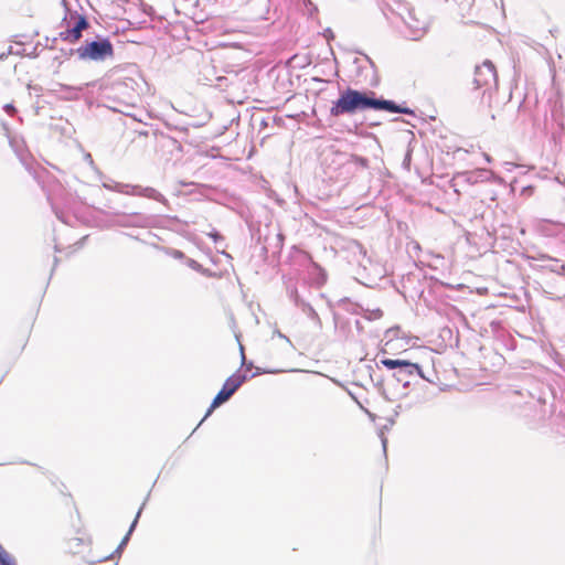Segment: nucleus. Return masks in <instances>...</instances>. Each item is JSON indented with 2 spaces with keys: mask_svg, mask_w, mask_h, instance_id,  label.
<instances>
[{
  "mask_svg": "<svg viewBox=\"0 0 565 565\" xmlns=\"http://www.w3.org/2000/svg\"><path fill=\"white\" fill-rule=\"evenodd\" d=\"M533 407H539L537 419L532 424L534 429L550 426L552 431L565 437V405L556 404L555 397L550 388L539 390L537 392L526 391Z\"/></svg>",
  "mask_w": 565,
  "mask_h": 565,
  "instance_id": "nucleus-1",
  "label": "nucleus"
},
{
  "mask_svg": "<svg viewBox=\"0 0 565 565\" xmlns=\"http://www.w3.org/2000/svg\"><path fill=\"white\" fill-rule=\"evenodd\" d=\"M140 83L131 76H117L102 89L105 107L121 114L135 107L140 100Z\"/></svg>",
  "mask_w": 565,
  "mask_h": 565,
  "instance_id": "nucleus-2",
  "label": "nucleus"
},
{
  "mask_svg": "<svg viewBox=\"0 0 565 565\" xmlns=\"http://www.w3.org/2000/svg\"><path fill=\"white\" fill-rule=\"evenodd\" d=\"M381 96L370 89H355L350 86L339 92V97L332 102L330 116H353L366 110H380Z\"/></svg>",
  "mask_w": 565,
  "mask_h": 565,
  "instance_id": "nucleus-3",
  "label": "nucleus"
},
{
  "mask_svg": "<svg viewBox=\"0 0 565 565\" xmlns=\"http://www.w3.org/2000/svg\"><path fill=\"white\" fill-rule=\"evenodd\" d=\"M46 194L55 216L64 224L71 225L72 218L81 204H84L78 195L66 190L54 177L43 178L38 182Z\"/></svg>",
  "mask_w": 565,
  "mask_h": 565,
  "instance_id": "nucleus-4",
  "label": "nucleus"
},
{
  "mask_svg": "<svg viewBox=\"0 0 565 565\" xmlns=\"http://www.w3.org/2000/svg\"><path fill=\"white\" fill-rule=\"evenodd\" d=\"M376 367L380 365L392 371V377L396 383L402 384L403 388L407 390L412 384L418 380H426L422 366L418 363L411 362L404 359H381Z\"/></svg>",
  "mask_w": 565,
  "mask_h": 565,
  "instance_id": "nucleus-5",
  "label": "nucleus"
},
{
  "mask_svg": "<svg viewBox=\"0 0 565 565\" xmlns=\"http://www.w3.org/2000/svg\"><path fill=\"white\" fill-rule=\"evenodd\" d=\"M75 52L79 61L104 62L114 56V45L109 38L97 35L93 40L86 39Z\"/></svg>",
  "mask_w": 565,
  "mask_h": 565,
  "instance_id": "nucleus-6",
  "label": "nucleus"
},
{
  "mask_svg": "<svg viewBox=\"0 0 565 565\" xmlns=\"http://www.w3.org/2000/svg\"><path fill=\"white\" fill-rule=\"evenodd\" d=\"M2 126L7 132L10 147L14 151L21 164L34 178V180L36 182H42L43 178H49V172L44 168H42L30 154L29 150L26 149L24 140L20 137L11 136L9 134V128L6 122H3Z\"/></svg>",
  "mask_w": 565,
  "mask_h": 565,
  "instance_id": "nucleus-7",
  "label": "nucleus"
},
{
  "mask_svg": "<svg viewBox=\"0 0 565 565\" xmlns=\"http://www.w3.org/2000/svg\"><path fill=\"white\" fill-rule=\"evenodd\" d=\"M472 83L476 90H482V99L490 103L498 87L497 70L491 61L487 60L476 66Z\"/></svg>",
  "mask_w": 565,
  "mask_h": 565,
  "instance_id": "nucleus-8",
  "label": "nucleus"
},
{
  "mask_svg": "<svg viewBox=\"0 0 565 565\" xmlns=\"http://www.w3.org/2000/svg\"><path fill=\"white\" fill-rule=\"evenodd\" d=\"M61 25L65 26V30L61 31L57 36L51 40L52 44L47 45L50 49H54V44L58 39L70 43L77 42L83 35V31L89 26V22L86 15L74 11V14L67 19V22L62 21Z\"/></svg>",
  "mask_w": 565,
  "mask_h": 565,
  "instance_id": "nucleus-9",
  "label": "nucleus"
},
{
  "mask_svg": "<svg viewBox=\"0 0 565 565\" xmlns=\"http://www.w3.org/2000/svg\"><path fill=\"white\" fill-rule=\"evenodd\" d=\"M247 380L248 375L246 373H242L239 370L228 376L223 383L222 388L212 399L204 418H207L215 408L226 403Z\"/></svg>",
  "mask_w": 565,
  "mask_h": 565,
  "instance_id": "nucleus-10",
  "label": "nucleus"
},
{
  "mask_svg": "<svg viewBox=\"0 0 565 565\" xmlns=\"http://www.w3.org/2000/svg\"><path fill=\"white\" fill-rule=\"evenodd\" d=\"M105 214L117 216V220L114 222V224L120 227L151 228L154 227L157 223L154 215L141 212L125 213L114 210L105 212Z\"/></svg>",
  "mask_w": 565,
  "mask_h": 565,
  "instance_id": "nucleus-11",
  "label": "nucleus"
},
{
  "mask_svg": "<svg viewBox=\"0 0 565 565\" xmlns=\"http://www.w3.org/2000/svg\"><path fill=\"white\" fill-rule=\"evenodd\" d=\"M529 266L534 271H548L558 276H565V263L562 259L550 256L545 253L526 255Z\"/></svg>",
  "mask_w": 565,
  "mask_h": 565,
  "instance_id": "nucleus-12",
  "label": "nucleus"
},
{
  "mask_svg": "<svg viewBox=\"0 0 565 565\" xmlns=\"http://www.w3.org/2000/svg\"><path fill=\"white\" fill-rule=\"evenodd\" d=\"M203 30L214 35H225L237 31L236 22L230 17H211L202 21Z\"/></svg>",
  "mask_w": 565,
  "mask_h": 565,
  "instance_id": "nucleus-13",
  "label": "nucleus"
},
{
  "mask_svg": "<svg viewBox=\"0 0 565 565\" xmlns=\"http://www.w3.org/2000/svg\"><path fill=\"white\" fill-rule=\"evenodd\" d=\"M158 147L163 153H169V158L180 159L182 158L183 147L179 140L173 137L161 135L158 138Z\"/></svg>",
  "mask_w": 565,
  "mask_h": 565,
  "instance_id": "nucleus-14",
  "label": "nucleus"
},
{
  "mask_svg": "<svg viewBox=\"0 0 565 565\" xmlns=\"http://www.w3.org/2000/svg\"><path fill=\"white\" fill-rule=\"evenodd\" d=\"M285 236L282 233H276L273 236L265 237V245L262 247V254L267 257L268 253L273 256H279L284 247Z\"/></svg>",
  "mask_w": 565,
  "mask_h": 565,
  "instance_id": "nucleus-15",
  "label": "nucleus"
},
{
  "mask_svg": "<svg viewBox=\"0 0 565 565\" xmlns=\"http://www.w3.org/2000/svg\"><path fill=\"white\" fill-rule=\"evenodd\" d=\"M408 32H405L406 38L412 40H419L426 32V23L418 21L412 11H408V18L404 19Z\"/></svg>",
  "mask_w": 565,
  "mask_h": 565,
  "instance_id": "nucleus-16",
  "label": "nucleus"
},
{
  "mask_svg": "<svg viewBox=\"0 0 565 565\" xmlns=\"http://www.w3.org/2000/svg\"><path fill=\"white\" fill-rule=\"evenodd\" d=\"M380 110H384L391 114H404L411 116L415 115L414 109L405 105H399L392 99H385L383 96H381Z\"/></svg>",
  "mask_w": 565,
  "mask_h": 565,
  "instance_id": "nucleus-17",
  "label": "nucleus"
},
{
  "mask_svg": "<svg viewBox=\"0 0 565 565\" xmlns=\"http://www.w3.org/2000/svg\"><path fill=\"white\" fill-rule=\"evenodd\" d=\"M136 196L147 198L159 203H162L166 206L169 205V201L167 200V198L152 186H142L138 184Z\"/></svg>",
  "mask_w": 565,
  "mask_h": 565,
  "instance_id": "nucleus-18",
  "label": "nucleus"
},
{
  "mask_svg": "<svg viewBox=\"0 0 565 565\" xmlns=\"http://www.w3.org/2000/svg\"><path fill=\"white\" fill-rule=\"evenodd\" d=\"M369 369V375L374 384V386L377 388L381 396H383L386 401H391V398L386 394V390L384 387V377L382 374H380L373 366H367Z\"/></svg>",
  "mask_w": 565,
  "mask_h": 565,
  "instance_id": "nucleus-19",
  "label": "nucleus"
},
{
  "mask_svg": "<svg viewBox=\"0 0 565 565\" xmlns=\"http://www.w3.org/2000/svg\"><path fill=\"white\" fill-rule=\"evenodd\" d=\"M338 306L340 308H342L343 310H345L347 312H350L352 315H358V316L361 315L362 316V313L364 311L363 306H361L358 302L352 301L350 298H347V297L339 299Z\"/></svg>",
  "mask_w": 565,
  "mask_h": 565,
  "instance_id": "nucleus-20",
  "label": "nucleus"
},
{
  "mask_svg": "<svg viewBox=\"0 0 565 565\" xmlns=\"http://www.w3.org/2000/svg\"><path fill=\"white\" fill-rule=\"evenodd\" d=\"M82 87L71 86L66 84H60V90L63 93V98L65 100H76L79 98L82 93Z\"/></svg>",
  "mask_w": 565,
  "mask_h": 565,
  "instance_id": "nucleus-21",
  "label": "nucleus"
},
{
  "mask_svg": "<svg viewBox=\"0 0 565 565\" xmlns=\"http://www.w3.org/2000/svg\"><path fill=\"white\" fill-rule=\"evenodd\" d=\"M301 311L315 322L316 327L321 330L322 329V321L317 313V311L313 309V307L309 302H301L300 307Z\"/></svg>",
  "mask_w": 565,
  "mask_h": 565,
  "instance_id": "nucleus-22",
  "label": "nucleus"
},
{
  "mask_svg": "<svg viewBox=\"0 0 565 565\" xmlns=\"http://www.w3.org/2000/svg\"><path fill=\"white\" fill-rule=\"evenodd\" d=\"M344 166L351 167L354 166L360 169H367L369 168V159L365 157H361L358 154H350L345 160L343 161Z\"/></svg>",
  "mask_w": 565,
  "mask_h": 565,
  "instance_id": "nucleus-23",
  "label": "nucleus"
},
{
  "mask_svg": "<svg viewBox=\"0 0 565 565\" xmlns=\"http://www.w3.org/2000/svg\"><path fill=\"white\" fill-rule=\"evenodd\" d=\"M137 185L138 184L115 182L114 188H111V191H115V192H118L121 194L136 196Z\"/></svg>",
  "mask_w": 565,
  "mask_h": 565,
  "instance_id": "nucleus-24",
  "label": "nucleus"
},
{
  "mask_svg": "<svg viewBox=\"0 0 565 565\" xmlns=\"http://www.w3.org/2000/svg\"><path fill=\"white\" fill-rule=\"evenodd\" d=\"M130 537L128 535H125L119 545L117 546V548L109 555L107 556H104L99 559H97L96 562H105V561H108V559H113L115 557H120L121 553L124 552L125 547L127 546L128 542H129Z\"/></svg>",
  "mask_w": 565,
  "mask_h": 565,
  "instance_id": "nucleus-25",
  "label": "nucleus"
},
{
  "mask_svg": "<svg viewBox=\"0 0 565 565\" xmlns=\"http://www.w3.org/2000/svg\"><path fill=\"white\" fill-rule=\"evenodd\" d=\"M156 247L158 249H160L161 252H163L166 255H168L174 259L182 260L183 263L186 258L185 254L180 249H175L172 247H164V246H156Z\"/></svg>",
  "mask_w": 565,
  "mask_h": 565,
  "instance_id": "nucleus-26",
  "label": "nucleus"
},
{
  "mask_svg": "<svg viewBox=\"0 0 565 565\" xmlns=\"http://www.w3.org/2000/svg\"><path fill=\"white\" fill-rule=\"evenodd\" d=\"M388 424L387 425H384L380 431H379V437L381 439V444H382V448H383V452L384 455L386 456V449H387V438L385 437V430H388L391 426H393L395 424V417H391L387 419Z\"/></svg>",
  "mask_w": 565,
  "mask_h": 565,
  "instance_id": "nucleus-27",
  "label": "nucleus"
},
{
  "mask_svg": "<svg viewBox=\"0 0 565 565\" xmlns=\"http://www.w3.org/2000/svg\"><path fill=\"white\" fill-rule=\"evenodd\" d=\"M287 295L289 299L294 302V305L298 308L301 307V302H306L303 299L300 298L298 289L295 285L287 286Z\"/></svg>",
  "mask_w": 565,
  "mask_h": 565,
  "instance_id": "nucleus-28",
  "label": "nucleus"
},
{
  "mask_svg": "<svg viewBox=\"0 0 565 565\" xmlns=\"http://www.w3.org/2000/svg\"><path fill=\"white\" fill-rule=\"evenodd\" d=\"M490 175H491V172L489 170H486V169L476 170V172H473L468 178V181L476 182V183L483 182V181L488 180Z\"/></svg>",
  "mask_w": 565,
  "mask_h": 565,
  "instance_id": "nucleus-29",
  "label": "nucleus"
},
{
  "mask_svg": "<svg viewBox=\"0 0 565 565\" xmlns=\"http://www.w3.org/2000/svg\"><path fill=\"white\" fill-rule=\"evenodd\" d=\"M0 565H17L14 557L0 544Z\"/></svg>",
  "mask_w": 565,
  "mask_h": 565,
  "instance_id": "nucleus-30",
  "label": "nucleus"
},
{
  "mask_svg": "<svg viewBox=\"0 0 565 565\" xmlns=\"http://www.w3.org/2000/svg\"><path fill=\"white\" fill-rule=\"evenodd\" d=\"M362 316L369 321L377 320L383 317V311L380 308L373 310L364 309Z\"/></svg>",
  "mask_w": 565,
  "mask_h": 565,
  "instance_id": "nucleus-31",
  "label": "nucleus"
},
{
  "mask_svg": "<svg viewBox=\"0 0 565 565\" xmlns=\"http://www.w3.org/2000/svg\"><path fill=\"white\" fill-rule=\"evenodd\" d=\"M149 495H150V493H148L146 499H148ZM145 501H147V500H145ZM145 504H146V502H143L142 505L137 511V514H136L134 521L131 522V524H130V526L128 529V532L126 533V535H128L129 537L131 536V534L134 533V531H135V529H136V526L138 524V521H139V518L141 515V512H142V509H143Z\"/></svg>",
  "mask_w": 565,
  "mask_h": 565,
  "instance_id": "nucleus-32",
  "label": "nucleus"
},
{
  "mask_svg": "<svg viewBox=\"0 0 565 565\" xmlns=\"http://www.w3.org/2000/svg\"><path fill=\"white\" fill-rule=\"evenodd\" d=\"M401 332H402L401 327L399 326H394V327L388 328L385 331V337L388 338L390 341H392L394 339L401 338Z\"/></svg>",
  "mask_w": 565,
  "mask_h": 565,
  "instance_id": "nucleus-33",
  "label": "nucleus"
},
{
  "mask_svg": "<svg viewBox=\"0 0 565 565\" xmlns=\"http://www.w3.org/2000/svg\"><path fill=\"white\" fill-rule=\"evenodd\" d=\"M412 153H413V150L412 148L408 146L407 147V150L404 154V159L402 161V168L406 171H411V164H412Z\"/></svg>",
  "mask_w": 565,
  "mask_h": 565,
  "instance_id": "nucleus-34",
  "label": "nucleus"
},
{
  "mask_svg": "<svg viewBox=\"0 0 565 565\" xmlns=\"http://www.w3.org/2000/svg\"><path fill=\"white\" fill-rule=\"evenodd\" d=\"M312 266L318 271L317 284H319V285L324 284L327 281V273H326V270L320 265H318L317 263H313Z\"/></svg>",
  "mask_w": 565,
  "mask_h": 565,
  "instance_id": "nucleus-35",
  "label": "nucleus"
},
{
  "mask_svg": "<svg viewBox=\"0 0 565 565\" xmlns=\"http://www.w3.org/2000/svg\"><path fill=\"white\" fill-rule=\"evenodd\" d=\"M206 235L215 243L220 244L224 242V236L217 232L215 228H212Z\"/></svg>",
  "mask_w": 565,
  "mask_h": 565,
  "instance_id": "nucleus-36",
  "label": "nucleus"
},
{
  "mask_svg": "<svg viewBox=\"0 0 565 565\" xmlns=\"http://www.w3.org/2000/svg\"><path fill=\"white\" fill-rule=\"evenodd\" d=\"M61 4L64 8L63 22H67V19L71 18L72 14H74L75 10L71 9L67 0H61Z\"/></svg>",
  "mask_w": 565,
  "mask_h": 565,
  "instance_id": "nucleus-37",
  "label": "nucleus"
},
{
  "mask_svg": "<svg viewBox=\"0 0 565 565\" xmlns=\"http://www.w3.org/2000/svg\"><path fill=\"white\" fill-rule=\"evenodd\" d=\"M184 264H185L189 268L193 269V270H194V271H196V273H199V271H200V269H202V265H201L200 263H198V262H196L195 259H193V258H189V257H186V258H185V260H184Z\"/></svg>",
  "mask_w": 565,
  "mask_h": 565,
  "instance_id": "nucleus-38",
  "label": "nucleus"
},
{
  "mask_svg": "<svg viewBox=\"0 0 565 565\" xmlns=\"http://www.w3.org/2000/svg\"><path fill=\"white\" fill-rule=\"evenodd\" d=\"M303 4L308 8L310 17L313 15V13L318 12L317 6H315L311 0H302Z\"/></svg>",
  "mask_w": 565,
  "mask_h": 565,
  "instance_id": "nucleus-39",
  "label": "nucleus"
},
{
  "mask_svg": "<svg viewBox=\"0 0 565 565\" xmlns=\"http://www.w3.org/2000/svg\"><path fill=\"white\" fill-rule=\"evenodd\" d=\"M60 51H61V55H62L63 57H65V58H68V57H71L72 55H76V52H75V51H76V49H72V47H70V49H64V47H62Z\"/></svg>",
  "mask_w": 565,
  "mask_h": 565,
  "instance_id": "nucleus-40",
  "label": "nucleus"
},
{
  "mask_svg": "<svg viewBox=\"0 0 565 565\" xmlns=\"http://www.w3.org/2000/svg\"><path fill=\"white\" fill-rule=\"evenodd\" d=\"M201 275H203L204 277H207V278H214L216 277V273L212 271L211 269L209 268H205L202 266V269H200L199 271Z\"/></svg>",
  "mask_w": 565,
  "mask_h": 565,
  "instance_id": "nucleus-41",
  "label": "nucleus"
},
{
  "mask_svg": "<svg viewBox=\"0 0 565 565\" xmlns=\"http://www.w3.org/2000/svg\"><path fill=\"white\" fill-rule=\"evenodd\" d=\"M3 110L10 115V116H13L15 113H17V108L14 107L13 104L9 103V104H6L3 106Z\"/></svg>",
  "mask_w": 565,
  "mask_h": 565,
  "instance_id": "nucleus-42",
  "label": "nucleus"
},
{
  "mask_svg": "<svg viewBox=\"0 0 565 565\" xmlns=\"http://www.w3.org/2000/svg\"><path fill=\"white\" fill-rule=\"evenodd\" d=\"M274 334L285 340L288 344L292 345L290 339L286 334L281 333L278 329H275Z\"/></svg>",
  "mask_w": 565,
  "mask_h": 565,
  "instance_id": "nucleus-43",
  "label": "nucleus"
},
{
  "mask_svg": "<svg viewBox=\"0 0 565 565\" xmlns=\"http://www.w3.org/2000/svg\"><path fill=\"white\" fill-rule=\"evenodd\" d=\"M180 184L182 186H198V188H206L205 184H199V183H195V182H184V181H180Z\"/></svg>",
  "mask_w": 565,
  "mask_h": 565,
  "instance_id": "nucleus-44",
  "label": "nucleus"
},
{
  "mask_svg": "<svg viewBox=\"0 0 565 565\" xmlns=\"http://www.w3.org/2000/svg\"><path fill=\"white\" fill-rule=\"evenodd\" d=\"M266 373H276V371H267V370H262V369L257 367L256 372H254L249 377H255V376L266 374Z\"/></svg>",
  "mask_w": 565,
  "mask_h": 565,
  "instance_id": "nucleus-45",
  "label": "nucleus"
},
{
  "mask_svg": "<svg viewBox=\"0 0 565 565\" xmlns=\"http://www.w3.org/2000/svg\"><path fill=\"white\" fill-rule=\"evenodd\" d=\"M323 35L324 38L330 41L334 38V33L333 31L330 29V28H327L324 31H323Z\"/></svg>",
  "mask_w": 565,
  "mask_h": 565,
  "instance_id": "nucleus-46",
  "label": "nucleus"
},
{
  "mask_svg": "<svg viewBox=\"0 0 565 565\" xmlns=\"http://www.w3.org/2000/svg\"><path fill=\"white\" fill-rule=\"evenodd\" d=\"M241 354H242V364L246 365V369H250L253 367V362L250 361L249 363H246V359H245V354H244V351H243V347L241 345Z\"/></svg>",
  "mask_w": 565,
  "mask_h": 565,
  "instance_id": "nucleus-47",
  "label": "nucleus"
},
{
  "mask_svg": "<svg viewBox=\"0 0 565 565\" xmlns=\"http://www.w3.org/2000/svg\"><path fill=\"white\" fill-rule=\"evenodd\" d=\"M253 2H257L258 4L266 7L268 6L269 0H252Z\"/></svg>",
  "mask_w": 565,
  "mask_h": 565,
  "instance_id": "nucleus-48",
  "label": "nucleus"
},
{
  "mask_svg": "<svg viewBox=\"0 0 565 565\" xmlns=\"http://www.w3.org/2000/svg\"><path fill=\"white\" fill-rule=\"evenodd\" d=\"M402 411V405H397L394 409V417L398 416Z\"/></svg>",
  "mask_w": 565,
  "mask_h": 565,
  "instance_id": "nucleus-49",
  "label": "nucleus"
},
{
  "mask_svg": "<svg viewBox=\"0 0 565 565\" xmlns=\"http://www.w3.org/2000/svg\"><path fill=\"white\" fill-rule=\"evenodd\" d=\"M11 53V47L9 49V51L7 53H1L0 54V61L4 60L7 57L8 54Z\"/></svg>",
  "mask_w": 565,
  "mask_h": 565,
  "instance_id": "nucleus-50",
  "label": "nucleus"
},
{
  "mask_svg": "<svg viewBox=\"0 0 565 565\" xmlns=\"http://www.w3.org/2000/svg\"><path fill=\"white\" fill-rule=\"evenodd\" d=\"M57 264H58V258L55 256L54 257V265H53V269L51 271V275L53 274V271H54L55 267L57 266Z\"/></svg>",
  "mask_w": 565,
  "mask_h": 565,
  "instance_id": "nucleus-51",
  "label": "nucleus"
},
{
  "mask_svg": "<svg viewBox=\"0 0 565 565\" xmlns=\"http://www.w3.org/2000/svg\"><path fill=\"white\" fill-rule=\"evenodd\" d=\"M217 252L220 253V250H217ZM221 254L227 258H232V256L228 253H226L225 250H221Z\"/></svg>",
  "mask_w": 565,
  "mask_h": 565,
  "instance_id": "nucleus-52",
  "label": "nucleus"
},
{
  "mask_svg": "<svg viewBox=\"0 0 565 565\" xmlns=\"http://www.w3.org/2000/svg\"><path fill=\"white\" fill-rule=\"evenodd\" d=\"M355 327L358 330L362 329L361 322L359 320L355 321Z\"/></svg>",
  "mask_w": 565,
  "mask_h": 565,
  "instance_id": "nucleus-53",
  "label": "nucleus"
},
{
  "mask_svg": "<svg viewBox=\"0 0 565 565\" xmlns=\"http://www.w3.org/2000/svg\"><path fill=\"white\" fill-rule=\"evenodd\" d=\"M205 419H206V418H204V417H203V418H202V420L199 423V425H198V426H195V428H193V431H196V429H199V426H200V425H201Z\"/></svg>",
  "mask_w": 565,
  "mask_h": 565,
  "instance_id": "nucleus-54",
  "label": "nucleus"
},
{
  "mask_svg": "<svg viewBox=\"0 0 565 565\" xmlns=\"http://www.w3.org/2000/svg\"><path fill=\"white\" fill-rule=\"evenodd\" d=\"M205 419H206V418H204V417H203V418H202V420L199 423V425H198V426H195V428H193V431H196V429H199V426H200V425H201Z\"/></svg>",
  "mask_w": 565,
  "mask_h": 565,
  "instance_id": "nucleus-55",
  "label": "nucleus"
},
{
  "mask_svg": "<svg viewBox=\"0 0 565 565\" xmlns=\"http://www.w3.org/2000/svg\"><path fill=\"white\" fill-rule=\"evenodd\" d=\"M260 126H263V127H266V126H268V122H267V120H266V119H263V120H262V122H260Z\"/></svg>",
  "mask_w": 565,
  "mask_h": 565,
  "instance_id": "nucleus-56",
  "label": "nucleus"
},
{
  "mask_svg": "<svg viewBox=\"0 0 565 565\" xmlns=\"http://www.w3.org/2000/svg\"><path fill=\"white\" fill-rule=\"evenodd\" d=\"M104 186H105L106 189H108V190H111V188H114V185H113V184H106V183H104Z\"/></svg>",
  "mask_w": 565,
  "mask_h": 565,
  "instance_id": "nucleus-57",
  "label": "nucleus"
},
{
  "mask_svg": "<svg viewBox=\"0 0 565 565\" xmlns=\"http://www.w3.org/2000/svg\"><path fill=\"white\" fill-rule=\"evenodd\" d=\"M175 129H179L180 131H186V130H188V128H186V127H180V128H179V127H175Z\"/></svg>",
  "mask_w": 565,
  "mask_h": 565,
  "instance_id": "nucleus-58",
  "label": "nucleus"
},
{
  "mask_svg": "<svg viewBox=\"0 0 565 565\" xmlns=\"http://www.w3.org/2000/svg\"><path fill=\"white\" fill-rule=\"evenodd\" d=\"M127 235H128L129 237H132V238L137 239V241L139 239V238H138V236H132V235H130V234H127Z\"/></svg>",
  "mask_w": 565,
  "mask_h": 565,
  "instance_id": "nucleus-59",
  "label": "nucleus"
},
{
  "mask_svg": "<svg viewBox=\"0 0 565 565\" xmlns=\"http://www.w3.org/2000/svg\"><path fill=\"white\" fill-rule=\"evenodd\" d=\"M223 79H226L225 77H217L218 82H222Z\"/></svg>",
  "mask_w": 565,
  "mask_h": 565,
  "instance_id": "nucleus-60",
  "label": "nucleus"
},
{
  "mask_svg": "<svg viewBox=\"0 0 565 565\" xmlns=\"http://www.w3.org/2000/svg\"><path fill=\"white\" fill-rule=\"evenodd\" d=\"M514 393H515V394H520V395H522V396H523V393H522V392H520V391H515Z\"/></svg>",
  "mask_w": 565,
  "mask_h": 565,
  "instance_id": "nucleus-61",
  "label": "nucleus"
},
{
  "mask_svg": "<svg viewBox=\"0 0 565 565\" xmlns=\"http://www.w3.org/2000/svg\"><path fill=\"white\" fill-rule=\"evenodd\" d=\"M115 565H117V563Z\"/></svg>",
  "mask_w": 565,
  "mask_h": 565,
  "instance_id": "nucleus-62",
  "label": "nucleus"
}]
</instances>
